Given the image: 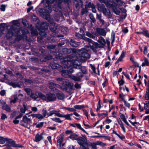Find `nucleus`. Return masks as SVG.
Wrapping results in <instances>:
<instances>
[{
    "label": "nucleus",
    "instance_id": "obj_27",
    "mask_svg": "<svg viewBox=\"0 0 149 149\" xmlns=\"http://www.w3.org/2000/svg\"><path fill=\"white\" fill-rule=\"evenodd\" d=\"M109 1H107L105 3L107 7L109 8H111L113 10L116 9L115 6H114V4L113 3L111 4L109 2Z\"/></svg>",
    "mask_w": 149,
    "mask_h": 149
},
{
    "label": "nucleus",
    "instance_id": "obj_49",
    "mask_svg": "<svg viewBox=\"0 0 149 149\" xmlns=\"http://www.w3.org/2000/svg\"><path fill=\"white\" fill-rule=\"evenodd\" d=\"M62 109H65L69 111H70L72 112H74L76 111V110L75 109H74L72 108H69V107H64L63 108H62Z\"/></svg>",
    "mask_w": 149,
    "mask_h": 149
},
{
    "label": "nucleus",
    "instance_id": "obj_35",
    "mask_svg": "<svg viewBox=\"0 0 149 149\" xmlns=\"http://www.w3.org/2000/svg\"><path fill=\"white\" fill-rule=\"evenodd\" d=\"M31 31V34L32 36H35L38 35V32L36 29L32 28Z\"/></svg>",
    "mask_w": 149,
    "mask_h": 149
},
{
    "label": "nucleus",
    "instance_id": "obj_62",
    "mask_svg": "<svg viewBox=\"0 0 149 149\" xmlns=\"http://www.w3.org/2000/svg\"><path fill=\"white\" fill-rule=\"evenodd\" d=\"M118 82L119 84V86H121L123 85L125 83V81L122 79L120 81H118Z\"/></svg>",
    "mask_w": 149,
    "mask_h": 149
},
{
    "label": "nucleus",
    "instance_id": "obj_17",
    "mask_svg": "<svg viewBox=\"0 0 149 149\" xmlns=\"http://www.w3.org/2000/svg\"><path fill=\"white\" fill-rule=\"evenodd\" d=\"M0 103L1 105L2 108L7 112H10L11 111L10 108L3 101L0 100Z\"/></svg>",
    "mask_w": 149,
    "mask_h": 149
},
{
    "label": "nucleus",
    "instance_id": "obj_23",
    "mask_svg": "<svg viewBox=\"0 0 149 149\" xmlns=\"http://www.w3.org/2000/svg\"><path fill=\"white\" fill-rule=\"evenodd\" d=\"M142 30H143V31L139 32H136V33L138 34L143 35L146 37L149 38V31L146 29H144V30L143 29H142Z\"/></svg>",
    "mask_w": 149,
    "mask_h": 149
},
{
    "label": "nucleus",
    "instance_id": "obj_19",
    "mask_svg": "<svg viewBox=\"0 0 149 149\" xmlns=\"http://www.w3.org/2000/svg\"><path fill=\"white\" fill-rule=\"evenodd\" d=\"M63 68L62 67V69L60 68L58 70L61 73V75L65 78H67L70 75H69V72L68 70H65L63 69Z\"/></svg>",
    "mask_w": 149,
    "mask_h": 149
},
{
    "label": "nucleus",
    "instance_id": "obj_22",
    "mask_svg": "<svg viewBox=\"0 0 149 149\" xmlns=\"http://www.w3.org/2000/svg\"><path fill=\"white\" fill-rule=\"evenodd\" d=\"M46 3L47 4V6H44V8H41L39 9V13L40 14V10L41 9L45 10L46 11L44 12V13H45V12L46 13L47 12V11H48V9H47V7H49L51 8L52 10V6L51 5H49V4L50 3V0H46Z\"/></svg>",
    "mask_w": 149,
    "mask_h": 149
},
{
    "label": "nucleus",
    "instance_id": "obj_55",
    "mask_svg": "<svg viewBox=\"0 0 149 149\" xmlns=\"http://www.w3.org/2000/svg\"><path fill=\"white\" fill-rule=\"evenodd\" d=\"M52 120L55 122L58 123H61L62 121L60 120V119L59 118H52Z\"/></svg>",
    "mask_w": 149,
    "mask_h": 149
},
{
    "label": "nucleus",
    "instance_id": "obj_46",
    "mask_svg": "<svg viewBox=\"0 0 149 149\" xmlns=\"http://www.w3.org/2000/svg\"><path fill=\"white\" fill-rule=\"evenodd\" d=\"M78 135H77L75 134H71L70 136V138L72 139V140H76V139H77V138L78 137H76Z\"/></svg>",
    "mask_w": 149,
    "mask_h": 149
},
{
    "label": "nucleus",
    "instance_id": "obj_37",
    "mask_svg": "<svg viewBox=\"0 0 149 149\" xmlns=\"http://www.w3.org/2000/svg\"><path fill=\"white\" fill-rule=\"evenodd\" d=\"M71 125L72 126H73L74 127H75V126H76L78 128L87 134V133L86 132V131L81 127V126L80 124L78 123H76L74 125L72 124Z\"/></svg>",
    "mask_w": 149,
    "mask_h": 149
},
{
    "label": "nucleus",
    "instance_id": "obj_30",
    "mask_svg": "<svg viewBox=\"0 0 149 149\" xmlns=\"http://www.w3.org/2000/svg\"><path fill=\"white\" fill-rule=\"evenodd\" d=\"M43 137L41 135H39L37 134L35 136V141L36 142L40 141L41 140L43 139Z\"/></svg>",
    "mask_w": 149,
    "mask_h": 149
},
{
    "label": "nucleus",
    "instance_id": "obj_48",
    "mask_svg": "<svg viewBox=\"0 0 149 149\" xmlns=\"http://www.w3.org/2000/svg\"><path fill=\"white\" fill-rule=\"evenodd\" d=\"M23 106L24 108H21L20 109V111L22 113H25V111L27 110L26 106L24 104Z\"/></svg>",
    "mask_w": 149,
    "mask_h": 149
},
{
    "label": "nucleus",
    "instance_id": "obj_33",
    "mask_svg": "<svg viewBox=\"0 0 149 149\" xmlns=\"http://www.w3.org/2000/svg\"><path fill=\"white\" fill-rule=\"evenodd\" d=\"M68 31V28L67 27H63L62 28L61 32L63 34L66 35Z\"/></svg>",
    "mask_w": 149,
    "mask_h": 149
},
{
    "label": "nucleus",
    "instance_id": "obj_59",
    "mask_svg": "<svg viewBox=\"0 0 149 149\" xmlns=\"http://www.w3.org/2000/svg\"><path fill=\"white\" fill-rule=\"evenodd\" d=\"M44 123L40 122L36 126V127L37 128H40L43 126Z\"/></svg>",
    "mask_w": 149,
    "mask_h": 149
},
{
    "label": "nucleus",
    "instance_id": "obj_14",
    "mask_svg": "<svg viewBox=\"0 0 149 149\" xmlns=\"http://www.w3.org/2000/svg\"><path fill=\"white\" fill-rule=\"evenodd\" d=\"M56 81L57 83L62 86L61 87L62 88L65 85V84H66L67 82L68 81L65 79L60 78H56Z\"/></svg>",
    "mask_w": 149,
    "mask_h": 149
},
{
    "label": "nucleus",
    "instance_id": "obj_1",
    "mask_svg": "<svg viewBox=\"0 0 149 149\" xmlns=\"http://www.w3.org/2000/svg\"><path fill=\"white\" fill-rule=\"evenodd\" d=\"M78 56L71 55L70 57L67 60H64L63 62L62 67L64 68L68 69L70 67H73L75 69L79 68L78 63L80 62H84L87 58H90V56L88 53V51L85 48H82L79 50L77 52Z\"/></svg>",
    "mask_w": 149,
    "mask_h": 149
},
{
    "label": "nucleus",
    "instance_id": "obj_28",
    "mask_svg": "<svg viewBox=\"0 0 149 149\" xmlns=\"http://www.w3.org/2000/svg\"><path fill=\"white\" fill-rule=\"evenodd\" d=\"M31 20L34 22H35L36 23L38 24L39 22V19L38 17L36 15L33 14L31 16Z\"/></svg>",
    "mask_w": 149,
    "mask_h": 149
},
{
    "label": "nucleus",
    "instance_id": "obj_13",
    "mask_svg": "<svg viewBox=\"0 0 149 149\" xmlns=\"http://www.w3.org/2000/svg\"><path fill=\"white\" fill-rule=\"evenodd\" d=\"M76 140L77 141L78 143L80 146H84V145L86 144V139L84 137L83 138L81 137H79L76 139Z\"/></svg>",
    "mask_w": 149,
    "mask_h": 149
},
{
    "label": "nucleus",
    "instance_id": "obj_18",
    "mask_svg": "<svg viewBox=\"0 0 149 149\" xmlns=\"http://www.w3.org/2000/svg\"><path fill=\"white\" fill-rule=\"evenodd\" d=\"M50 66L52 69H56L58 70L60 68L62 69V66L54 62L51 63L49 64Z\"/></svg>",
    "mask_w": 149,
    "mask_h": 149
},
{
    "label": "nucleus",
    "instance_id": "obj_34",
    "mask_svg": "<svg viewBox=\"0 0 149 149\" xmlns=\"http://www.w3.org/2000/svg\"><path fill=\"white\" fill-rule=\"evenodd\" d=\"M9 84L14 88H16L17 87H20V85L18 83H17L12 81L9 82Z\"/></svg>",
    "mask_w": 149,
    "mask_h": 149
},
{
    "label": "nucleus",
    "instance_id": "obj_2",
    "mask_svg": "<svg viewBox=\"0 0 149 149\" xmlns=\"http://www.w3.org/2000/svg\"><path fill=\"white\" fill-rule=\"evenodd\" d=\"M47 9H48V11L46 13L44 12L46 11L45 10L41 9L40 10V15L44 19H45L48 22V25L46 26L49 27L50 31L54 33L55 32L57 29V25L56 23L54 22L53 20L50 17V13L52 12L51 8L48 7ZM43 23H44V22Z\"/></svg>",
    "mask_w": 149,
    "mask_h": 149
},
{
    "label": "nucleus",
    "instance_id": "obj_45",
    "mask_svg": "<svg viewBox=\"0 0 149 149\" xmlns=\"http://www.w3.org/2000/svg\"><path fill=\"white\" fill-rule=\"evenodd\" d=\"M14 99L11 100L10 102V103H15L16 102V101L18 100L17 96L16 95H14Z\"/></svg>",
    "mask_w": 149,
    "mask_h": 149
},
{
    "label": "nucleus",
    "instance_id": "obj_63",
    "mask_svg": "<svg viewBox=\"0 0 149 149\" xmlns=\"http://www.w3.org/2000/svg\"><path fill=\"white\" fill-rule=\"evenodd\" d=\"M143 98L147 100H149V94H146L143 96Z\"/></svg>",
    "mask_w": 149,
    "mask_h": 149
},
{
    "label": "nucleus",
    "instance_id": "obj_64",
    "mask_svg": "<svg viewBox=\"0 0 149 149\" xmlns=\"http://www.w3.org/2000/svg\"><path fill=\"white\" fill-rule=\"evenodd\" d=\"M74 86L77 89H80L81 88V85L79 84L78 83H76L74 84Z\"/></svg>",
    "mask_w": 149,
    "mask_h": 149
},
{
    "label": "nucleus",
    "instance_id": "obj_25",
    "mask_svg": "<svg viewBox=\"0 0 149 149\" xmlns=\"http://www.w3.org/2000/svg\"><path fill=\"white\" fill-rule=\"evenodd\" d=\"M45 52V49H43L42 47H40L38 49L36 52L39 54L40 55H42L43 56Z\"/></svg>",
    "mask_w": 149,
    "mask_h": 149
},
{
    "label": "nucleus",
    "instance_id": "obj_31",
    "mask_svg": "<svg viewBox=\"0 0 149 149\" xmlns=\"http://www.w3.org/2000/svg\"><path fill=\"white\" fill-rule=\"evenodd\" d=\"M79 68H78L77 67V68H79L80 69L81 71V73L83 75L84 74H86L87 73V70L86 69V68L85 67H82L81 66H80L79 65Z\"/></svg>",
    "mask_w": 149,
    "mask_h": 149
},
{
    "label": "nucleus",
    "instance_id": "obj_44",
    "mask_svg": "<svg viewBox=\"0 0 149 149\" xmlns=\"http://www.w3.org/2000/svg\"><path fill=\"white\" fill-rule=\"evenodd\" d=\"M54 111L55 113V115L56 116L60 117H61V116H62L63 114H61L59 113V112L60 111V110H58L56 111L54 110Z\"/></svg>",
    "mask_w": 149,
    "mask_h": 149
},
{
    "label": "nucleus",
    "instance_id": "obj_21",
    "mask_svg": "<svg viewBox=\"0 0 149 149\" xmlns=\"http://www.w3.org/2000/svg\"><path fill=\"white\" fill-rule=\"evenodd\" d=\"M96 32L100 35L105 36L106 35L107 32L103 29L97 28L96 29Z\"/></svg>",
    "mask_w": 149,
    "mask_h": 149
},
{
    "label": "nucleus",
    "instance_id": "obj_60",
    "mask_svg": "<svg viewBox=\"0 0 149 149\" xmlns=\"http://www.w3.org/2000/svg\"><path fill=\"white\" fill-rule=\"evenodd\" d=\"M0 8L1 11H4L6 10V6L5 5L2 4L1 5Z\"/></svg>",
    "mask_w": 149,
    "mask_h": 149
},
{
    "label": "nucleus",
    "instance_id": "obj_12",
    "mask_svg": "<svg viewBox=\"0 0 149 149\" xmlns=\"http://www.w3.org/2000/svg\"><path fill=\"white\" fill-rule=\"evenodd\" d=\"M109 1L114 4L116 9L118 6V7L121 6L125 3L124 2L122 1L121 0H109Z\"/></svg>",
    "mask_w": 149,
    "mask_h": 149
},
{
    "label": "nucleus",
    "instance_id": "obj_10",
    "mask_svg": "<svg viewBox=\"0 0 149 149\" xmlns=\"http://www.w3.org/2000/svg\"><path fill=\"white\" fill-rule=\"evenodd\" d=\"M80 42H79L75 41L74 39H71L66 40V44L72 47H77L80 44Z\"/></svg>",
    "mask_w": 149,
    "mask_h": 149
},
{
    "label": "nucleus",
    "instance_id": "obj_20",
    "mask_svg": "<svg viewBox=\"0 0 149 149\" xmlns=\"http://www.w3.org/2000/svg\"><path fill=\"white\" fill-rule=\"evenodd\" d=\"M43 57L44 58H42L40 59V61L42 62H47V61L51 60L52 58V55L49 54L47 55H44Z\"/></svg>",
    "mask_w": 149,
    "mask_h": 149
},
{
    "label": "nucleus",
    "instance_id": "obj_61",
    "mask_svg": "<svg viewBox=\"0 0 149 149\" xmlns=\"http://www.w3.org/2000/svg\"><path fill=\"white\" fill-rule=\"evenodd\" d=\"M22 38V37L21 35H19L17 36L16 38H15V40L16 41H19Z\"/></svg>",
    "mask_w": 149,
    "mask_h": 149
},
{
    "label": "nucleus",
    "instance_id": "obj_42",
    "mask_svg": "<svg viewBox=\"0 0 149 149\" xmlns=\"http://www.w3.org/2000/svg\"><path fill=\"white\" fill-rule=\"evenodd\" d=\"M59 100H62L64 98V95L63 94H56Z\"/></svg>",
    "mask_w": 149,
    "mask_h": 149
},
{
    "label": "nucleus",
    "instance_id": "obj_56",
    "mask_svg": "<svg viewBox=\"0 0 149 149\" xmlns=\"http://www.w3.org/2000/svg\"><path fill=\"white\" fill-rule=\"evenodd\" d=\"M5 138L3 137L0 136V144H3L5 143Z\"/></svg>",
    "mask_w": 149,
    "mask_h": 149
},
{
    "label": "nucleus",
    "instance_id": "obj_32",
    "mask_svg": "<svg viewBox=\"0 0 149 149\" xmlns=\"http://www.w3.org/2000/svg\"><path fill=\"white\" fill-rule=\"evenodd\" d=\"M144 62H143L141 64L142 67L145 66H149V61L146 58H144Z\"/></svg>",
    "mask_w": 149,
    "mask_h": 149
},
{
    "label": "nucleus",
    "instance_id": "obj_4",
    "mask_svg": "<svg viewBox=\"0 0 149 149\" xmlns=\"http://www.w3.org/2000/svg\"><path fill=\"white\" fill-rule=\"evenodd\" d=\"M38 30L39 31V34L40 37H38L37 40H42V39L46 37L47 32L48 29V27L46 24L45 23H42L38 27Z\"/></svg>",
    "mask_w": 149,
    "mask_h": 149
},
{
    "label": "nucleus",
    "instance_id": "obj_26",
    "mask_svg": "<svg viewBox=\"0 0 149 149\" xmlns=\"http://www.w3.org/2000/svg\"><path fill=\"white\" fill-rule=\"evenodd\" d=\"M98 42L102 45L104 46L105 45L106 42L102 36H100L98 40Z\"/></svg>",
    "mask_w": 149,
    "mask_h": 149
},
{
    "label": "nucleus",
    "instance_id": "obj_6",
    "mask_svg": "<svg viewBox=\"0 0 149 149\" xmlns=\"http://www.w3.org/2000/svg\"><path fill=\"white\" fill-rule=\"evenodd\" d=\"M84 40L88 42V44L90 48L95 52H96L97 50L96 49L97 48L99 44L94 42L91 39L88 38L86 37H84Z\"/></svg>",
    "mask_w": 149,
    "mask_h": 149
},
{
    "label": "nucleus",
    "instance_id": "obj_51",
    "mask_svg": "<svg viewBox=\"0 0 149 149\" xmlns=\"http://www.w3.org/2000/svg\"><path fill=\"white\" fill-rule=\"evenodd\" d=\"M74 107L76 109H81L84 108L85 107L84 105H76L74 106Z\"/></svg>",
    "mask_w": 149,
    "mask_h": 149
},
{
    "label": "nucleus",
    "instance_id": "obj_40",
    "mask_svg": "<svg viewBox=\"0 0 149 149\" xmlns=\"http://www.w3.org/2000/svg\"><path fill=\"white\" fill-rule=\"evenodd\" d=\"M125 51H123L122 53L118 58V60H119L120 61H122V59L124 58L125 56Z\"/></svg>",
    "mask_w": 149,
    "mask_h": 149
},
{
    "label": "nucleus",
    "instance_id": "obj_52",
    "mask_svg": "<svg viewBox=\"0 0 149 149\" xmlns=\"http://www.w3.org/2000/svg\"><path fill=\"white\" fill-rule=\"evenodd\" d=\"M70 115H62V116H61V117H64L66 119L71 120V118L70 116Z\"/></svg>",
    "mask_w": 149,
    "mask_h": 149
},
{
    "label": "nucleus",
    "instance_id": "obj_16",
    "mask_svg": "<svg viewBox=\"0 0 149 149\" xmlns=\"http://www.w3.org/2000/svg\"><path fill=\"white\" fill-rule=\"evenodd\" d=\"M56 97L54 94H47V101L52 102L56 100Z\"/></svg>",
    "mask_w": 149,
    "mask_h": 149
},
{
    "label": "nucleus",
    "instance_id": "obj_50",
    "mask_svg": "<svg viewBox=\"0 0 149 149\" xmlns=\"http://www.w3.org/2000/svg\"><path fill=\"white\" fill-rule=\"evenodd\" d=\"M118 123L120 125V127L123 129L124 132H126V130H125V128L122 122L120 120V122H118Z\"/></svg>",
    "mask_w": 149,
    "mask_h": 149
},
{
    "label": "nucleus",
    "instance_id": "obj_53",
    "mask_svg": "<svg viewBox=\"0 0 149 149\" xmlns=\"http://www.w3.org/2000/svg\"><path fill=\"white\" fill-rule=\"evenodd\" d=\"M13 34L14 33L12 31L10 30L8 32L7 36H8V38H10L13 36Z\"/></svg>",
    "mask_w": 149,
    "mask_h": 149
},
{
    "label": "nucleus",
    "instance_id": "obj_57",
    "mask_svg": "<svg viewBox=\"0 0 149 149\" xmlns=\"http://www.w3.org/2000/svg\"><path fill=\"white\" fill-rule=\"evenodd\" d=\"M24 90V91L27 93H33L32 92V90L30 88H25Z\"/></svg>",
    "mask_w": 149,
    "mask_h": 149
},
{
    "label": "nucleus",
    "instance_id": "obj_8",
    "mask_svg": "<svg viewBox=\"0 0 149 149\" xmlns=\"http://www.w3.org/2000/svg\"><path fill=\"white\" fill-rule=\"evenodd\" d=\"M5 140L6 142L10 144V146L15 148H23L24 146L22 145L17 144L15 143V141L12 139H8L6 138H5Z\"/></svg>",
    "mask_w": 149,
    "mask_h": 149
},
{
    "label": "nucleus",
    "instance_id": "obj_38",
    "mask_svg": "<svg viewBox=\"0 0 149 149\" xmlns=\"http://www.w3.org/2000/svg\"><path fill=\"white\" fill-rule=\"evenodd\" d=\"M31 97L34 100L39 97L40 94H30Z\"/></svg>",
    "mask_w": 149,
    "mask_h": 149
},
{
    "label": "nucleus",
    "instance_id": "obj_29",
    "mask_svg": "<svg viewBox=\"0 0 149 149\" xmlns=\"http://www.w3.org/2000/svg\"><path fill=\"white\" fill-rule=\"evenodd\" d=\"M63 141V138L61 136V137L59 138L57 141V146L58 149L61 148V145L62 142Z\"/></svg>",
    "mask_w": 149,
    "mask_h": 149
},
{
    "label": "nucleus",
    "instance_id": "obj_24",
    "mask_svg": "<svg viewBox=\"0 0 149 149\" xmlns=\"http://www.w3.org/2000/svg\"><path fill=\"white\" fill-rule=\"evenodd\" d=\"M31 121L30 118H28L26 116H23L22 120L21 121V122H23L26 125H28L29 123Z\"/></svg>",
    "mask_w": 149,
    "mask_h": 149
},
{
    "label": "nucleus",
    "instance_id": "obj_58",
    "mask_svg": "<svg viewBox=\"0 0 149 149\" xmlns=\"http://www.w3.org/2000/svg\"><path fill=\"white\" fill-rule=\"evenodd\" d=\"M40 94L39 97L41 98L43 100H47V96H46L43 95V94Z\"/></svg>",
    "mask_w": 149,
    "mask_h": 149
},
{
    "label": "nucleus",
    "instance_id": "obj_36",
    "mask_svg": "<svg viewBox=\"0 0 149 149\" xmlns=\"http://www.w3.org/2000/svg\"><path fill=\"white\" fill-rule=\"evenodd\" d=\"M6 26V24L5 23H2L0 24V31L1 33L4 31Z\"/></svg>",
    "mask_w": 149,
    "mask_h": 149
},
{
    "label": "nucleus",
    "instance_id": "obj_7",
    "mask_svg": "<svg viewBox=\"0 0 149 149\" xmlns=\"http://www.w3.org/2000/svg\"><path fill=\"white\" fill-rule=\"evenodd\" d=\"M83 77L84 75L81 72H79L77 73L76 76L70 75L69 78L75 81L80 82L81 81V79Z\"/></svg>",
    "mask_w": 149,
    "mask_h": 149
},
{
    "label": "nucleus",
    "instance_id": "obj_39",
    "mask_svg": "<svg viewBox=\"0 0 149 149\" xmlns=\"http://www.w3.org/2000/svg\"><path fill=\"white\" fill-rule=\"evenodd\" d=\"M89 17L90 19L91 20V22L92 24V22L95 23L96 22V19L94 17L93 14L92 13H90L89 14Z\"/></svg>",
    "mask_w": 149,
    "mask_h": 149
},
{
    "label": "nucleus",
    "instance_id": "obj_43",
    "mask_svg": "<svg viewBox=\"0 0 149 149\" xmlns=\"http://www.w3.org/2000/svg\"><path fill=\"white\" fill-rule=\"evenodd\" d=\"M86 35L89 37L94 39L95 38V36L92 34L91 33L89 32H86Z\"/></svg>",
    "mask_w": 149,
    "mask_h": 149
},
{
    "label": "nucleus",
    "instance_id": "obj_9",
    "mask_svg": "<svg viewBox=\"0 0 149 149\" xmlns=\"http://www.w3.org/2000/svg\"><path fill=\"white\" fill-rule=\"evenodd\" d=\"M61 87L60 85L55 84L52 82H50L49 83V88L52 91H54V93H60L59 90L56 88H59Z\"/></svg>",
    "mask_w": 149,
    "mask_h": 149
},
{
    "label": "nucleus",
    "instance_id": "obj_11",
    "mask_svg": "<svg viewBox=\"0 0 149 149\" xmlns=\"http://www.w3.org/2000/svg\"><path fill=\"white\" fill-rule=\"evenodd\" d=\"M73 84L68 81L66 84H65L62 88L64 91L68 93H70L69 91L73 89Z\"/></svg>",
    "mask_w": 149,
    "mask_h": 149
},
{
    "label": "nucleus",
    "instance_id": "obj_47",
    "mask_svg": "<svg viewBox=\"0 0 149 149\" xmlns=\"http://www.w3.org/2000/svg\"><path fill=\"white\" fill-rule=\"evenodd\" d=\"M35 117L38 118L39 119H42L44 118L43 116H42V115L40 114L37 113L36 114V116Z\"/></svg>",
    "mask_w": 149,
    "mask_h": 149
},
{
    "label": "nucleus",
    "instance_id": "obj_3",
    "mask_svg": "<svg viewBox=\"0 0 149 149\" xmlns=\"http://www.w3.org/2000/svg\"><path fill=\"white\" fill-rule=\"evenodd\" d=\"M58 51L59 52L58 53V54L56 56V57L58 59L62 60L64 59V57L61 55L69 54L71 52L75 53L76 52V49L74 48H68L62 47Z\"/></svg>",
    "mask_w": 149,
    "mask_h": 149
},
{
    "label": "nucleus",
    "instance_id": "obj_5",
    "mask_svg": "<svg viewBox=\"0 0 149 149\" xmlns=\"http://www.w3.org/2000/svg\"><path fill=\"white\" fill-rule=\"evenodd\" d=\"M97 5L98 10L102 11L104 15L107 18L110 19L111 18L112 15L109 9L106 8L105 6L103 4H97Z\"/></svg>",
    "mask_w": 149,
    "mask_h": 149
},
{
    "label": "nucleus",
    "instance_id": "obj_15",
    "mask_svg": "<svg viewBox=\"0 0 149 149\" xmlns=\"http://www.w3.org/2000/svg\"><path fill=\"white\" fill-rule=\"evenodd\" d=\"M56 45H49L47 46V48L49 49L50 52L53 53L54 54L55 53L56 54V55H57L58 52V50L57 49H55L56 47Z\"/></svg>",
    "mask_w": 149,
    "mask_h": 149
},
{
    "label": "nucleus",
    "instance_id": "obj_41",
    "mask_svg": "<svg viewBox=\"0 0 149 149\" xmlns=\"http://www.w3.org/2000/svg\"><path fill=\"white\" fill-rule=\"evenodd\" d=\"M115 33L114 31H113L111 32V38L112 39V41L111 42V44H112V43H113L115 41Z\"/></svg>",
    "mask_w": 149,
    "mask_h": 149
},
{
    "label": "nucleus",
    "instance_id": "obj_54",
    "mask_svg": "<svg viewBox=\"0 0 149 149\" xmlns=\"http://www.w3.org/2000/svg\"><path fill=\"white\" fill-rule=\"evenodd\" d=\"M90 65L91 68V69L92 70L93 72L95 74H96V69L95 67V66L93 65V64H90Z\"/></svg>",
    "mask_w": 149,
    "mask_h": 149
}]
</instances>
